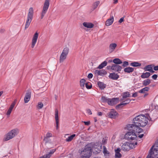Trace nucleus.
<instances>
[{
    "instance_id": "obj_47",
    "label": "nucleus",
    "mask_w": 158,
    "mask_h": 158,
    "mask_svg": "<svg viewBox=\"0 0 158 158\" xmlns=\"http://www.w3.org/2000/svg\"><path fill=\"white\" fill-rule=\"evenodd\" d=\"M128 62L127 61H125L123 62V63L122 66L123 68H124L126 67L128 65Z\"/></svg>"
},
{
    "instance_id": "obj_61",
    "label": "nucleus",
    "mask_w": 158,
    "mask_h": 158,
    "mask_svg": "<svg viewBox=\"0 0 158 158\" xmlns=\"http://www.w3.org/2000/svg\"><path fill=\"white\" fill-rule=\"evenodd\" d=\"M98 114L99 116H101L102 115V113L101 112H99L98 113Z\"/></svg>"
},
{
    "instance_id": "obj_2",
    "label": "nucleus",
    "mask_w": 158,
    "mask_h": 158,
    "mask_svg": "<svg viewBox=\"0 0 158 158\" xmlns=\"http://www.w3.org/2000/svg\"><path fill=\"white\" fill-rule=\"evenodd\" d=\"M92 148L90 144L86 145L81 151V155L82 158H89L91 155Z\"/></svg>"
},
{
    "instance_id": "obj_33",
    "label": "nucleus",
    "mask_w": 158,
    "mask_h": 158,
    "mask_svg": "<svg viewBox=\"0 0 158 158\" xmlns=\"http://www.w3.org/2000/svg\"><path fill=\"white\" fill-rule=\"evenodd\" d=\"M100 2L99 1H97L96 2L94 3L92 5V8L93 10H95L96 9L98 5L99 4Z\"/></svg>"
},
{
    "instance_id": "obj_9",
    "label": "nucleus",
    "mask_w": 158,
    "mask_h": 158,
    "mask_svg": "<svg viewBox=\"0 0 158 158\" xmlns=\"http://www.w3.org/2000/svg\"><path fill=\"white\" fill-rule=\"evenodd\" d=\"M69 52L68 48H65L63 50L60 56L59 62L62 63L66 59Z\"/></svg>"
},
{
    "instance_id": "obj_53",
    "label": "nucleus",
    "mask_w": 158,
    "mask_h": 158,
    "mask_svg": "<svg viewBox=\"0 0 158 158\" xmlns=\"http://www.w3.org/2000/svg\"><path fill=\"white\" fill-rule=\"evenodd\" d=\"M93 75L92 73H90L88 74V78H91L93 77Z\"/></svg>"
},
{
    "instance_id": "obj_24",
    "label": "nucleus",
    "mask_w": 158,
    "mask_h": 158,
    "mask_svg": "<svg viewBox=\"0 0 158 158\" xmlns=\"http://www.w3.org/2000/svg\"><path fill=\"white\" fill-rule=\"evenodd\" d=\"M122 101H123V102L119 104L118 106H119L122 105H126L127 104L129 103L131 101V100L128 99H127L126 98L124 100Z\"/></svg>"
},
{
    "instance_id": "obj_8",
    "label": "nucleus",
    "mask_w": 158,
    "mask_h": 158,
    "mask_svg": "<svg viewBox=\"0 0 158 158\" xmlns=\"http://www.w3.org/2000/svg\"><path fill=\"white\" fill-rule=\"evenodd\" d=\"M137 136L134 131H132L127 133L124 136V138L129 140H136Z\"/></svg>"
},
{
    "instance_id": "obj_52",
    "label": "nucleus",
    "mask_w": 158,
    "mask_h": 158,
    "mask_svg": "<svg viewBox=\"0 0 158 158\" xmlns=\"http://www.w3.org/2000/svg\"><path fill=\"white\" fill-rule=\"evenodd\" d=\"M124 17L121 18L119 20L118 22L120 23H121L124 21Z\"/></svg>"
},
{
    "instance_id": "obj_58",
    "label": "nucleus",
    "mask_w": 158,
    "mask_h": 158,
    "mask_svg": "<svg viewBox=\"0 0 158 158\" xmlns=\"http://www.w3.org/2000/svg\"><path fill=\"white\" fill-rule=\"evenodd\" d=\"M124 69H134L133 68L130 67H128L125 68Z\"/></svg>"
},
{
    "instance_id": "obj_30",
    "label": "nucleus",
    "mask_w": 158,
    "mask_h": 158,
    "mask_svg": "<svg viewBox=\"0 0 158 158\" xmlns=\"http://www.w3.org/2000/svg\"><path fill=\"white\" fill-rule=\"evenodd\" d=\"M85 82V80L84 79H81L80 81V86L82 89L84 87L86 83Z\"/></svg>"
},
{
    "instance_id": "obj_42",
    "label": "nucleus",
    "mask_w": 158,
    "mask_h": 158,
    "mask_svg": "<svg viewBox=\"0 0 158 158\" xmlns=\"http://www.w3.org/2000/svg\"><path fill=\"white\" fill-rule=\"evenodd\" d=\"M56 149H52L50 151V152L48 153V154H49L50 156L51 157L52 155L56 151Z\"/></svg>"
},
{
    "instance_id": "obj_27",
    "label": "nucleus",
    "mask_w": 158,
    "mask_h": 158,
    "mask_svg": "<svg viewBox=\"0 0 158 158\" xmlns=\"http://www.w3.org/2000/svg\"><path fill=\"white\" fill-rule=\"evenodd\" d=\"M130 65L131 66L134 67H137L141 66V64L138 62L135 61L131 62Z\"/></svg>"
},
{
    "instance_id": "obj_26",
    "label": "nucleus",
    "mask_w": 158,
    "mask_h": 158,
    "mask_svg": "<svg viewBox=\"0 0 158 158\" xmlns=\"http://www.w3.org/2000/svg\"><path fill=\"white\" fill-rule=\"evenodd\" d=\"M107 64V62L105 60L101 64L99 65L97 68V69H101L105 66H106Z\"/></svg>"
},
{
    "instance_id": "obj_39",
    "label": "nucleus",
    "mask_w": 158,
    "mask_h": 158,
    "mask_svg": "<svg viewBox=\"0 0 158 158\" xmlns=\"http://www.w3.org/2000/svg\"><path fill=\"white\" fill-rule=\"evenodd\" d=\"M52 134L51 132H48L45 136L44 137V139H46L48 138H49L50 137H52Z\"/></svg>"
},
{
    "instance_id": "obj_45",
    "label": "nucleus",
    "mask_w": 158,
    "mask_h": 158,
    "mask_svg": "<svg viewBox=\"0 0 158 158\" xmlns=\"http://www.w3.org/2000/svg\"><path fill=\"white\" fill-rule=\"evenodd\" d=\"M107 137H106L105 138H103L102 141V144H105L107 143Z\"/></svg>"
},
{
    "instance_id": "obj_54",
    "label": "nucleus",
    "mask_w": 158,
    "mask_h": 158,
    "mask_svg": "<svg viewBox=\"0 0 158 158\" xmlns=\"http://www.w3.org/2000/svg\"><path fill=\"white\" fill-rule=\"evenodd\" d=\"M87 112L89 114H92V112L90 109L87 110Z\"/></svg>"
},
{
    "instance_id": "obj_11",
    "label": "nucleus",
    "mask_w": 158,
    "mask_h": 158,
    "mask_svg": "<svg viewBox=\"0 0 158 158\" xmlns=\"http://www.w3.org/2000/svg\"><path fill=\"white\" fill-rule=\"evenodd\" d=\"M39 36V33L36 31L34 34L31 42V48H33L37 42Z\"/></svg>"
},
{
    "instance_id": "obj_18",
    "label": "nucleus",
    "mask_w": 158,
    "mask_h": 158,
    "mask_svg": "<svg viewBox=\"0 0 158 158\" xmlns=\"http://www.w3.org/2000/svg\"><path fill=\"white\" fill-rule=\"evenodd\" d=\"M114 20L113 16L110 17V18L107 19L106 22V26H109L112 24Z\"/></svg>"
},
{
    "instance_id": "obj_59",
    "label": "nucleus",
    "mask_w": 158,
    "mask_h": 158,
    "mask_svg": "<svg viewBox=\"0 0 158 158\" xmlns=\"http://www.w3.org/2000/svg\"><path fill=\"white\" fill-rule=\"evenodd\" d=\"M147 70L149 71L150 72H151V73L154 72V71L153 70Z\"/></svg>"
},
{
    "instance_id": "obj_21",
    "label": "nucleus",
    "mask_w": 158,
    "mask_h": 158,
    "mask_svg": "<svg viewBox=\"0 0 158 158\" xmlns=\"http://www.w3.org/2000/svg\"><path fill=\"white\" fill-rule=\"evenodd\" d=\"M128 144V143H124L122 146V149L125 151L129 150L130 149Z\"/></svg>"
},
{
    "instance_id": "obj_49",
    "label": "nucleus",
    "mask_w": 158,
    "mask_h": 158,
    "mask_svg": "<svg viewBox=\"0 0 158 158\" xmlns=\"http://www.w3.org/2000/svg\"><path fill=\"white\" fill-rule=\"evenodd\" d=\"M76 135L73 134L70 136V141L72 140L73 138Z\"/></svg>"
},
{
    "instance_id": "obj_35",
    "label": "nucleus",
    "mask_w": 158,
    "mask_h": 158,
    "mask_svg": "<svg viewBox=\"0 0 158 158\" xmlns=\"http://www.w3.org/2000/svg\"><path fill=\"white\" fill-rule=\"evenodd\" d=\"M154 66V65L153 64L148 65L146 66L143 69H153Z\"/></svg>"
},
{
    "instance_id": "obj_44",
    "label": "nucleus",
    "mask_w": 158,
    "mask_h": 158,
    "mask_svg": "<svg viewBox=\"0 0 158 158\" xmlns=\"http://www.w3.org/2000/svg\"><path fill=\"white\" fill-rule=\"evenodd\" d=\"M12 110L9 108L6 113V114L7 115V117H9L10 116V115L12 112Z\"/></svg>"
},
{
    "instance_id": "obj_25",
    "label": "nucleus",
    "mask_w": 158,
    "mask_h": 158,
    "mask_svg": "<svg viewBox=\"0 0 158 158\" xmlns=\"http://www.w3.org/2000/svg\"><path fill=\"white\" fill-rule=\"evenodd\" d=\"M83 26L87 28H92L93 27L94 25L90 23L84 22L83 23Z\"/></svg>"
},
{
    "instance_id": "obj_20",
    "label": "nucleus",
    "mask_w": 158,
    "mask_h": 158,
    "mask_svg": "<svg viewBox=\"0 0 158 158\" xmlns=\"http://www.w3.org/2000/svg\"><path fill=\"white\" fill-rule=\"evenodd\" d=\"M107 69H121L122 68L120 65L114 64L111 67L110 66H107L106 67Z\"/></svg>"
},
{
    "instance_id": "obj_31",
    "label": "nucleus",
    "mask_w": 158,
    "mask_h": 158,
    "mask_svg": "<svg viewBox=\"0 0 158 158\" xmlns=\"http://www.w3.org/2000/svg\"><path fill=\"white\" fill-rule=\"evenodd\" d=\"M113 62L114 64H120L122 63V60L118 58L114 59L113 60Z\"/></svg>"
},
{
    "instance_id": "obj_62",
    "label": "nucleus",
    "mask_w": 158,
    "mask_h": 158,
    "mask_svg": "<svg viewBox=\"0 0 158 158\" xmlns=\"http://www.w3.org/2000/svg\"><path fill=\"white\" fill-rule=\"evenodd\" d=\"M115 139V137L114 136H113L112 138L111 139V140L112 142H113L114 141H113V140H114Z\"/></svg>"
},
{
    "instance_id": "obj_1",
    "label": "nucleus",
    "mask_w": 158,
    "mask_h": 158,
    "mask_svg": "<svg viewBox=\"0 0 158 158\" xmlns=\"http://www.w3.org/2000/svg\"><path fill=\"white\" fill-rule=\"evenodd\" d=\"M152 121V118L148 114H145V115L140 114L134 118L133 120V124L137 126L143 127L146 126L148 123V120Z\"/></svg>"
},
{
    "instance_id": "obj_40",
    "label": "nucleus",
    "mask_w": 158,
    "mask_h": 158,
    "mask_svg": "<svg viewBox=\"0 0 158 158\" xmlns=\"http://www.w3.org/2000/svg\"><path fill=\"white\" fill-rule=\"evenodd\" d=\"M16 102L17 100L15 99L13 102L11 103L9 108L12 110H13L16 103Z\"/></svg>"
},
{
    "instance_id": "obj_14",
    "label": "nucleus",
    "mask_w": 158,
    "mask_h": 158,
    "mask_svg": "<svg viewBox=\"0 0 158 158\" xmlns=\"http://www.w3.org/2000/svg\"><path fill=\"white\" fill-rule=\"evenodd\" d=\"M118 99L117 98H114L112 99H109L108 103L110 105H113L116 104L118 101Z\"/></svg>"
},
{
    "instance_id": "obj_29",
    "label": "nucleus",
    "mask_w": 158,
    "mask_h": 158,
    "mask_svg": "<svg viewBox=\"0 0 158 158\" xmlns=\"http://www.w3.org/2000/svg\"><path fill=\"white\" fill-rule=\"evenodd\" d=\"M150 75V73L149 72H146L143 73L141 76V78H145L148 77Z\"/></svg>"
},
{
    "instance_id": "obj_6",
    "label": "nucleus",
    "mask_w": 158,
    "mask_h": 158,
    "mask_svg": "<svg viewBox=\"0 0 158 158\" xmlns=\"http://www.w3.org/2000/svg\"><path fill=\"white\" fill-rule=\"evenodd\" d=\"M140 126L135 125L134 124H128L127 126V129L129 131H132L134 132L139 133L143 132L142 129L139 127Z\"/></svg>"
},
{
    "instance_id": "obj_57",
    "label": "nucleus",
    "mask_w": 158,
    "mask_h": 158,
    "mask_svg": "<svg viewBox=\"0 0 158 158\" xmlns=\"http://www.w3.org/2000/svg\"><path fill=\"white\" fill-rule=\"evenodd\" d=\"M143 135H144V134H143L139 135L138 136V137L140 138H141L143 137Z\"/></svg>"
},
{
    "instance_id": "obj_56",
    "label": "nucleus",
    "mask_w": 158,
    "mask_h": 158,
    "mask_svg": "<svg viewBox=\"0 0 158 158\" xmlns=\"http://www.w3.org/2000/svg\"><path fill=\"white\" fill-rule=\"evenodd\" d=\"M137 96V92H135V93H134L132 95V97H136Z\"/></svg>"
},
{
    "instance_id": "obj_34",
    "label": "nucleus",
    "mask_w": 158,
    "mask_h": 158,
    "mask_svg": "<svg viewBox=\"0 0 158 158\" xmlns=\"http://www.w3.org/2000/svg\"><path fill=\"white\" fill-rule=\"evenodd\" d=\"M150 83L151 80L149 79H147L143 81V84L145 86H147L149 85Z\"/></svg>"
},
{
    "instance_id": "obj_23",
    "label": "nucleus",
    "mask_w": 158,
    "mask_h": 158,
    "mask_svg": "<svg viewBox=\"0 0 158 158\" xmlns=\"http://www.w3.org/2000/svg\"><path fill=\"white\" fill-rule=\"evenodd\" d=\"M128 145L129 147V149H132L135 147L136 145L137 144L136 141H135L133 142H128Z\"/></svg>"
},
{
    "instance_id": "obj_12",
    "label": "nucleus",
    "mask_w": 158,
    "mask_h": 158,
    "mask_svg": "<svg viewBox=\"0 0 158 158\" xmlns=\"http://www.w3.org/2000/svg\"><path fill=\"white\" fill-rule=\"evenodd\" d=\"M108 117L111 118H115L118 115V113L114 110H111L107 114Z\"/></svg>"
},
{
    "instance_id": "obj_4",
    "label": "nucleus",
    "mask_w": 158,
    "mask_h": 158,
    "mask_svg": "<svg viewBox=\"0 0 158 158\" xmlns=\"http://www.w3.org/2000/svg\"><path fill=\"white\" fill-rule=\"evenodd\" d=\"M34 11L32 7H30L29 9L28 13L27 14V18L26 20L25 29L28 28L32 20L33 17Z\"/></svg>"
},
{
    "instance_id": "obj_63",
    "label": "nucleus",
    "mask_w": 158,
    "mask_h": 158,
    "mask_svg": "<svg viewBox=\"0 0 158 158\" xmlns=\"http://www.w3.org/2000/svg\"><path fill=\"white\" fill-rule=\"evenodd\" d=\"M146 158H154L151 157V156H150L149 155H148Z\"/></svg>"
},
{
    "instance_id": "obj_15",
    "label": "nucleus",
    "mask_w": 158,
    "mask_h": 158,
    "mask_svg": "<svg viewBox=\"0 0 158 158\" xmlns=\"http://www.w3.org/2000/svg\"><path fill=\"white\" fill-rule=\"evenodd\" d=\"M95 73L97 74V75L101 76H103L107 73L105 71V70H96Z\"/></svg>"
},
{
    "instance_id": "obj_46",
    "label": "nucleus",
    "mask_w": 158,
    "mask_h": 158,
    "mask_svg": "<svg viewBox=\"0 0 158 158\" xmlns=\"http://www.w3.org/2000/svg\"><path fill=\"white\" fill-rule=\"evenodd\" d=\"M43 104L42 102H39L37 106L38 109H40L43 107Z\"/></svg>"
},
{
    "instance_id": "obj_28",
    "label": "nucleus",
    "mask_w": 158,
    "mask_h": 158,
    "mask_svg": "<svg viewBox=\"0 0 158 158\" xmlns=\"http://www.w3.org/2000/svg\"><path fill=\"white\" fill-rule=\"evenodd\" d=\"M130 96V94L129 92H124L123 93V96L121 100H124L127 98V97H129Z\"/></svg>"
},
{
    "instance_id": "obj_51",
    "label": "nucleus",
    "mask_w": 158,
    "mask_h": 158,
    "mask_svg": "<svg viewBox=\"0 0 158 158\" xmlns=\"http://www.w3.org/2000/svg\"><path fill=\"white\" fill-rule=\"evenodd\" d=\"M157 77V75L156 74H154L152 76V78L154 80H156Z\"/></svg>"
},
{
    "instance_id": "obj_5",
    "label": "nucleus",
    "mask_w": 158,
    "mask_h": 158,
    "mask_svg": "<svg viewBox=\"0 0 158 158\" xmlns=\"http://www.w3.org/2000/svg\"><path fill=\"white\" fill-rule=\"evenodd\" d=\"M154 158V156L158 158V141L151 148L149 154L148 155Z\"/></svg>"
},
{
    "instance_id": "obj_22",
    "label": "nucleus",
    "mask_w": 158,
    "mask_h": 158,
    "mask_svg": "<svg viewBox=\"0 0 158 158\" xmlns=\"http://www.w3.org/2000/svg\"><path fill=\"white\" fill-rule=\"evenodd\" d=\"M121 149L120 148H118L115 150V157L116 158H120L122 156L121 154L120 153Z\"/></svg>"
},
{
    "instance_id": "obj_19",
    "label": "nucleus",
    "mask_w": 158,
    "mask_h": 158,
    "mask_svg": "<svg viewBox=\"0 0 158 158\" xmlns=\"http://www.w3.org/2000/svg\"><path fill=\"white\" fill-rule=\"evenodd\" d=\"M109 77L113 80H116L118 78L119 76L117 74L113 73L110 74Z\"/></svg>"
},
{
    "instance_id": "obj_16",
    "label": "nucleus",
    "mask_w": 158,
    "mask_h": 158,
    "mask_svg": "<svg viewBox=\"0 0 158 158\" xmlns=\"http://www.w3.org/2000/svg\"><path fill=\"white\" fill-rule=\"evenodd\" d=\"M31 97V93L28 92L26 93L24 98V101L25 103H27L30 100Z\"/></svg>"
},
{
    "instance_id": "obj_37",
    "label": "nucleus",
    "mask_w": 158,
    "mask_h": 158,
    "mask_svg": "<svg viewBox=\"0 0 158 158\" xmlns=\"http://www.w3.org/2000/svg\"><path fill=\"white\" fill-rule=\"evenodd\" d=\"M44 140L46 144H52L53 143L51 140L49 138L44 139Z\"/></svg>"
},
{
    "instance_id": "obj_13",
    "label": "nucleus",
    "mask_w": 158,
    "mask_h": 158,
    "mask_svg": "<svg viewBox=\"0 0 158 158\" xmlns=\"http://www.w3.org/2000/svg\"><path fill=\"white\" fill-rule=\"evenodd\" d=\"M55 117L56 120V129H57L59 127V116L58 111L56 109L55 110Z\"/></svg>"
},
{
    "instance_id": "obj_60",
    "label": "nucleus",
    "mask_w": 158,
    "mask_h": 158,
    "mask_svg": "<svg viewBox=\"0 0 158 158\" xmlns=\"http://www.w3.org/2000/svg\"><path fill=\"white\" fill-rule=\"evenodd\" d=\"M153 69H158V65L155 66H154Z\"/></svg>"
},
{
    "instance_id": "obj_41",
    "label": "nucleus",
    "mask_w": 158,
    "mask_h": 158,
    "mask_svg": "<svg viewBox=\"0 0 158 158\" xmlns=\"http://www.w3.org/2000/svg\"><path fill=\"white\" fill-rule=\"evenodd\" d=\"M103 153L105 155L109 154V152L105 146H103Z\"/></svg>"
},
{
    "instance_id": "obj_55",
    "label": "nucleus",
    "mask_w": 158,
    "mask_h": 158,
    "mask_svg": "<svg viewBox=\"0 0 158 158\" xmlns=\"http://www.w3.org/2000/svg\"><path fill=\"white\" fill-rule=\"evenodd\" d=\"M84 123H85V125H89L90 124V121H88V122H84Z\"/></svg>"
},
{
    "instance_id": "obj_50",
    "label": "nucleus",
    "mask_w": 158,
    "mask_h": 158,
    "mask_svg": "<svg viewBox=\"0 0 158 158\" xmlns=\"http://www.w3.org/2000/svg\"><path fill=\"white\" fill-rule=\"evenodd\" d=\"M133 70H124V71L125 72L130 73L132 72Z\"/></svg>"
},
{
    "instance_id": "obj_38",
    "label": "nucleus",
    "mask_w": 158,
    "mask_h": 158,
    "mask_svg": "<svg viewBox=\"0 0 158 158\" xmlns=\"http://www.w3.org/2000/svg\"><path fill=\"white\" fill-rule=\"evenodd\" d=\"M109 98H107L102 96V97L101 98V101L102 102L105 103V102H108V101L109 100Z\"/></svg>"
},
{
    "instance_id": "obj_36",
    "label": "nucleus",
    "mask_w": 158,
    "mask_h": 158,
    "mask_svg": "<svg viewBox=\"0 0 158 158\" xmlns=\"http://www.w3.org/2000/svg\"><path fill=\"white\" fill-rule=\"evenodd\" d=\"M149 89V88L148 87H146L140 89L139 91V93H144L145 91H148Z\"/></svg>"
},
{
    "instance_id": "obj_10",
    "label": "nucleus",
    "mask_w": 158,
    "mask_h": 158,
    "mask_svg": "<svg viewBox=\"0 0 158 158\" xmlns=\"http://www.w3.org/2000/svg\"><path fill=\"white\" fill-rule=\"evenodd\" d=\"M102 144L97 143L93 146L92 148V150L94 153H98L102 149Z\"/></svg>"
},
{
    "instance_id": "obj_43",
    "label": "nucleus",
    "mask_w": 158,
    "mask_h": 158,
    "mask_svg": "<svg viewBox=\"0 0 158 158\" xmlns=\"http://www.w3.org/2000/svg\"><path fill=\"white\" fill-rule=\"evenodd\" d=\"M85 85L86 88L87 89H90L92 87V85L90 83H86Z\"/></svg>"
},
{
    "instance_id": "obj_32",
    "label": "nucleus",
    "mask_w": 158,
    "mask_h": 158,
    "mask_svg": "<svg viewBox=\"0 0 158 158\" xmlns=\"http://www.w3.org/2000/svg\"><path fill=\"white\" fill-rule=\"evenodd\" d=\"M98 87L101 89H103L106 87V85L102 82L99 81L98 83Z\"/></svg>"
},
{
    "instance_id": "obj_3",
    "label": "nucleus",
    "mask_w": 158,
    "mask_h": 158,
    "mask_svg": "<svg viewBox=\"0 0 158 158\" xmlns=\"http://www.w3.org/2000/svg\"><path fill=\"white\" fill-rule=\"evenodd\" d=\"M19 132V130L17 129L12 130L5 135L4 140L7 141L13 138L18 135Z\"/></svg>"
},
{
    "instance_id": "obj_17",
    "label": "nucleus",
    "mask_w": 158,
    "mask_h": 158,
    "mask_svg": "<svg viewBox=\"0 0 158 158\" xmlns=\"http://www.w3.org/2000/svg\"><path fill=\"white\" fill-rule=\"evenodd\" d=\"M117 46L116 43H112L110 44L109 46V50L110 52H113Z\"/></svg>"
},
{
    "instance_id": "obj_48",
    "label": "nucleus",
    "mask_w": 158,
    "mask_h": 158,
    "mask_svg": "<svg viewBox=\"0 0 158 158\" xmlns=\"http://www.w3.org/2000/svg\"><path fill=\"white\" fill-rule=\"evenodd\" d=\"M50 157L49 155L47 154L44 155L42 158H49Z\"/></svg>"
},
{
    "instance_id": "obj_64",
    "label": "nucleus",
    "mask_w": 158,
    "mask_h": 158,
    "mask_svg": "<svg viewBox=\"0 0 158 158\" xmlns=\"http://www.w3.org/2000/svg\"><path fill=\"white\" fill-rule=\"evenodd\" d=\"M155 108L156 109L158 110V105H156V106H155Z\"/></svg>"
},
{
    "instance_id": "obj_7",
    "label": "nucleus",
    "mask_w": 158,
    "mask_h": 158,
    "mask_svg": "<svg viewBox=\"0 0 158 158\" xmlns=\"http://www.w3.org/2000/svg\"><path fill=\"white\" fill-rule=\"evenodd\" d=\"M50 5V0H45L41 14L40 19H42L46 13Z\"/></svg>"
}]
</instances>
